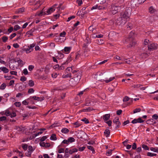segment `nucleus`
Instances as JSON below:
<instances>
[{
	"label": "nucleus",
	"mask_w": 158,
	"mask_h": 158,
	"mask_svg": "<svg viewBox=\"0 0 158 158\" xmlns=\"http://www.w3.org/2000/svg\"><path fill=\"white\" fill-rule=\"evenodd\" d=\"M17 62L19 65H21V66H23L24 64V62L22 60L20 59L18 60Z\"/></svg>",
	"instance_id": "nucleus-31"
},
{
	"label": "nucleus",
	"mask_w": 158,
	"mask_h": 158,
	"mask_svg": "<svg viewBox=\"0 0 158 158\" xmlns=\"http://www.w3.org/2000/svg\"><path fill=\"white\" fill-rule=\"evenodd\" d=\"M64 148H60L58 151V153H64Z\"/></svg>",
	"instance_id": "nucleus-50"
},
{
	"label": "nucleus",
	"mask_w": 158,
	"mask_h": 158,
	"mask_svg": "<svg viewBox=\"0 0 158 158\" xmlns=\"http://www.w3.org/2000/svg\"><path fill=\"white\" fill-rule=\"evenodd\" d=\"M61 132L64 134H67L69 132V130L66 128H63L61 129Z\"/></svg>",
	"instance_id": "nucleus-23"
},
{
	"label": "nucleus",
	"mask_w": 158,
	"mask_h": 158,
	"mask_svg": "<svg viewBox=\"0 0 158 158\" xmlns=\"http://www.w3.org/2000/svg\"><path fill=\"white\" fill-rule=\"evenodd\" d=\"M131 5L133 7L137 6L140 4L139 0H131Z\"/></svg>",
	"instance_id": "nucleus-11"
},
{
	"label": "nucleus",
	"mask_w": 158,
	"mask_h": 158,
	"mask_svg": "<svg viewBox=\"0 0 158 158\" xmlns=\"http://www.w3.org/2000/svg\"><path fill=\"white\" fill-rule=\"evenodd\" d=\"M157 154H156L148 152L147 153V156H156Z\"/></svg>",
	"instance_id": "nucleus-41"
},
{
	"label": "nucleus",
	"mask_w": 158,
	"mask_h": 158,
	"mask_svg": "<svg viewBox=\"0 0 158 158\" xmlns=\"http://www.w3.org/2000/svg\"><path fill=\"white\" fill-rule=\"evenodd\" d=\"M66 63H65V62L63 63L60 66H59V70H63L64 69V65L66 64Z\"/></svg>",
	"instance_id": "nucleus-44"
},
{
	"label": "nucleus",
	"mask_w": 158,
	"mask_h": 158,
	"mask_svg": "<svg viewBox=\"0 0 158 158\" xmlns=\"http://www.w3.org/2000/svg\"><path fill=\"white\" fill-rule=\"evenodd\" d=\"M135 32L134 31H131L129 35V36L126 40V42H128L129 41L130 42V44L127 46V48H131L134 47L136 42L135 40Z\"/></svg>",
	"instance_id": "nucleus-2"
},
{
	"label": "nucleus",
	"mask_w": 158,
	"mask_h": 158,
	"mask_svg": "<svg viewBox=\"0 0 158 158\" xmlns=\"http://www.w3.org/2000/svg\"><path fill=\"white\" fill-rule=\"evenodd\" d=\"M78 151L77 149L76 148H74L69 150V154H72L73 153L77 152Z\"/></svg>",
	"instance_id": "nucleus-22"
},
{
	"label": "nucleus",
	"mask_w": 158,
	"mask_h": 158,
	"mask_svg": "<svg viewBox=\"0 0 158 158\" xmlns=\"http://www.w3.org/2000/svg\"><path fill=\"white\" fill-rule=\"evenodd\" d=\"M141 109L140 108H137L133 110V113L135 114L140 112Z\"/></svg>",
	"instance_id": "nucleus-46"
},
{
	"label": "nucleus",
	"mask_w": 158,
	"mask_h": 158,
	"mask_svg": "<svg viewBox=\"0 0 158 158\" xmlns=\"http://www.w3.org/2000/svg\"><path fill=\"white\" fill-rule=\"evenodd\" d=\"M83 122H84L85 123L87 124L89 123V120L86 118H85L83 119H82L81 120Z\"/></svg>",
	"instance_id": "nucleus-48"
},
{
	"label": "nucleus",
	"mask_w": 158,
	"mask_h": 158,
	"mask_svg": "<svg viewBox=\"0 0 158 158\" xmlns=\"http://www.w3.org/2000/svg\"><path fill=\"white\" fill-rule=\"evenodd\" d=\"M54 11L55 9L51 7L49 8L46 11L44 12V9H43L40 12H37L36 13V15L39 16H41L43 15H47L50 14Z\"/></svg>",
	"instance_id": "nucleus-3"
},
{
	"label": "nucleus",
	"mask_w": 158,
	"mask_h": 158,
	"mask_svg": "<svg viewBox=\"0 0 158 158\" xmlns=\"http://www.w3.org/2000/svg\"><path fill=\"white\" fill-rule=\"evenodd\" d=\"M66 33L64 31H63V32L60 33V36L64 37L66 35Z\"/></svg>",
	"instance_id": "nucleus-58"
},
{
	"label": "nucleus",
	"mask_w": 158,
	"mask_h": 158,
	"mask_svg": "<svg viewBox=\"0 0 158 158\" xmlns=\"http://www.w3.org/2000/svg\"><path fill=\"white\" fill-rule=\"evenodd\" d=\"M25 8L23 7H22L19 8L16 11V13L17 14H20L24 11Z\"/></svg>",
	"instance_id": "nucleus-20"
},
{
	"label": "nucleus",
	"mask_w": 158,
	"mask_h": 158,
	"mask_svg": "<svg viewBox=\"0 0 158 158\" xmlns=\"http://www.w3.org/2000/svg\"><path fill=\"white\" fill-rule=\"evenodd\" d=\"M35 29L33 28L31 29L30 31H27L26 34L27 35H29L28 37H29L30 36L33 35V33L35 31Z\"/></svg>",
	"instance_id": "nucleus-15"
},
{
	"label": "nucleus",
	"mask_w": 158,
	"mask_h": 158,
	"mask_svg": "<svg viewBox=\"0 0 158 158\" xmlns=\"http://www.w3.org/2000/svg\"><path fill=\"white\" fill-rule=\"evenodd\" d=\"M152 118L155 119H157L158 118V116L157 114H154L152 116Z\"/></svg>",
	"instance_id": "nucleus-63"
},
{
	"label": "nucleus",
	"mask_w": 158,
	"mask_h": 158,
	"mask_svg": "<svg viewBox=\"0 0 158 158\" xmlns=\"http://www.w3.org/2000/svg\"><path fill=\"white\" fill-rule=\"evenodd\" d=\"M2 39L3 41L4 42H5L7 41L8 40V38L6 36H3L2 37Z\"/></svg>",
	"instance_id": "nucleus-47"
},
{
	"label": "nucleus",
	"mask_w": 158,
	"mask_h": 158,
	"mask_svg": "<svg viewBox=\"0 0 158 158\" xmlns=\"http://www.w3.org/2000/svg\"><path fill=\"white\" fill-rule=\"evenodd\" d=\"M81 78V76L80 74H76L75 77L72 78L73 81H72L73 85H77L79 82Z\"/></svg>",
	"instance_id": "nucleus-5"
},
{
	"label": "nucleus",
	"mask_w": 158,
	"mask_h": 158,
	"mask_svg": "<svg viewBox=\"0 0 158 158\" xmlns=\"http://www.w3.org/2000/svg\"><path fill=\"white\" fill-rule=\"evenodd\" d=\"M131 59H126L125 60V62L127 64H130L132 63Z\"/></svg>",
	"instance_id": "nucleus-28"
},
{
	"label": "nucleus",
	"mask_w": 158,
	"mask_h": 158,
	"mask_svg": "<svg viewBox=\"0 0 158 158\" xmlns=\"http://www.w3.org/2000/svg\"><path fill=\"white\" fill-rule=\"evenodd\" d=\"M154 18H156L155 17H156L157 19H158V11H155L154 13Z\"/></svg>",
	"instance_id": "nucleus-64"
},
{
	"label": "nucleus",
	"mask_w": 158,
	"mask_h": 158,
	"mask_svg": "<svg viewBox=\"0 0 158 158\" xmlns=\"http://www.w3.org/2000/svg\"><path fill=\"white\" fill-rule=\"evenodd\" d=\"M113 122L116 125H120L121 124L120 122L119 121V118L118 117H116L113 120Z\"/></svg>",
	"instance_id": "nucleus-14"
},
{
	"label": "nucleus",
	"mask_w": 158,
	"mask_h": 158,
	"mask_svg": "<svg viewBox=\"0 0 158 158\" xmlns=\"http://www.w3.org/2000/svg\"><path fill=\"white\" fill-rule=\"evenodd\" d=\"M34 68V66L33 65H30L28 66V69L30 71H31Z\"/></svg>",
	"instance_id": "nucleus-52"
},
{
	"label": "nucleus",
	"mask_w": 158,
	"mask_h": 158,
	"mask_svg": "<svg viewBox=\"0 0 158 158\" xmlns=\"http://www.w3.org/2000/svg\"><path fill=\"white\" fill-rule=\"evenodd\" d=\"M28 151L25 153L26 156H31L32 153L34 150L35 148H33L31 146H29L28 147Z\"/></svg>",
	"instance_id": "nucleus-7"
},
{
	"label": "nucleus",
	"mask_w": 158,
	"mask_h": 158,
	"mask_svg": "<svg viewBox=\"0 0 158 158\" xmlns=\"http://www.w3.org/2000/svg\"><path fill=\"white\" fill-rule=\"evenodd\" d=\"M142 147L145 150H149V148L148 146L145 144H142Z\"/></svg>",
	"instance_id": "nucleus-35"
},
{
	"label": "nucleus",
	"mask_w": 158,
	"mask_h": 158,
	"mask_svg": "<svg viewBox=\"0 0 158 158\" xmlns=\"http://www.w3.org/2000/svg\"><path fill=\"white\" fill-rule=\"evenodd\" d=\"M26 85H20L19 87V89L20 91H22L24 90L26 88Z\"/></svg>",
	"instance_id": "nucleus-40"
},
{
	"label": "nucleus",
	"mask_w": 158,
	"mask_h": 158,
	"mask_svg": "<svg viewBox=\"0 0 158 158\" xmlns=\"http://www.w3.org/2000/svg\"><path fill=\"white\" fill-rule=\"evenodd\" d=\"M28 147V146L27 144H23L22 145V148L24 150H26L27 149Z\"/></svg>",
	"instance_id": "nucleus-39"
},
{
	"label": "nucleus",
	"mask_w": 158,
	"mask_h": 158,
	"mask_svg": "<svg viewBox=\"0 0 158 158\" xmlns=\"http://www.w3.org/2000/svg\"><path fill=\"white\" fill-rule=\"evenodd\" d=\"M86 44H89L91 42L89 40V39L88 38H86L85 39Z\"/></svg>",
	"instance_id": "nucleus-57"
},
{
	"label": "nucleus",
	"mask_w": 158,
	"mask_h": 158,
	"mask_svg": "<svg viewBox=\"0 0 158 158\" xmlns=\"http://www.w3.org/2000/svg\"><path fill=\"white\" fill-rule=\"evenodd\" d=\"M58 54L59 56L60 59L64 57V55L62 53L58 51Z\"/></svg>",
	"instance_id": "nucleus-43"
},
{
	"label": "nucleus",
	"mask_w": 158,
	"mask_h": 158,
	"mask_svg": "<svg viewBox=\"0 0 158 158\" xmlns=\"http://www.w3.org/2000/svg\"><path fill=\"white\" fill-rule=\"evenodd\" d=\"M71 49V47H65L64 49L61 51L63 53L65 54H68L70 52Z\"/></svg>",
	"instance_id": "nucleus-13"
},
{
	"label": "nucleus",
	"mask_w": 158,
	"mask_h": 158,
	"mask_svg": "<svg viewBox=\"0 0 158 158\" xmlns=\"http://www.w3.org/2000/svg\"><path fill=\"white\" fill-rule=\"evenodd\" d=\"M30 2H31L33 3V5L35 6H37L33 9V10H34L37 9L40 5L39 0H31Z\"/></svg>",
	"instance_id": "nucleus-6"
},
{
	"label": "nucleus",
	"mask_w": 158,
	"mask_h": 158,
	"mask_svg": "<svg viewBox=\"0 0 158 158\" xmlns=\"http://www.w3.org/2000/svg\"><path fill=\"white\" fill-rule=\"evenodd\" d=\"M77 3H78V6H80L82 4V0H77L76 1Z\"/></svg>",
	"instance_id": "nucleus-53"
},
{
	"label": "nucleus",
	"mask_w": 158,
	"mask_h": 158,
	"mask_svg": "<svg viewBox=\"0 0 158 158\" xmlns=\"http://www.w3.org/2000/svg\"><path fill=\"white\" fill-rule=\"evenodd\" d=\"M0 69L1 71H2L5 73H8L9 71V69L5 67H0Z\"/></svg>",
	"instance_id": "nucleus-19"
},
{
	"label": "nucleus",
	"mask_w": 158,
	"mask_h": 158,
	"mask_svg": "<svg viewBox=\"0 0 158 158\" xmlns=\"http://www.w3.org/2000/svg\"><path fill=\"white\" fill-rule=\"evenodd\" d=\"M144 121L140 118H139L137 119H134L131 121V123L133 124H135L137 123H142Z\"/></svg>",
	"instance_id": "nucleus-12"
},
{
	"label": "nucleus",
	"mask_w": 158,
	"mask_h": 158,
	"mask_svg": "<svg viewBox=\"0 0 158 158\" xmlns=\"http://www.w3.org/2000/svg\"><path fill=\"white\" fill-rule=\"evenodd\" d=\"M130 99V98L127 96H126L124 97L123 99V102H127Z\"/></svg>",
	"instance_id": "nucleus-51"
},
{
	"label": "nucleus",
	"mask_w": 158,
	"mask_h": 158,
	"mask_svg": "<svg viewBox=\"0 0 158 158\" xmlns=\"http://www.w3.org/2000/svg\"><path fill=\"white\" fill-rule=\"evenodd\" d=\"M110 114H106L104 115L103 116V119L105 121L108 120L110 118Z\"/></svg>",
	"instance_id": "nucleus-18"
},
{
	"label": "nucleus",
	"mask_w": 158,
	"mask_h": 158,
	"mask_svg": "<svg viewBox=\"0 0 158 158\" xmlns=\"http://www.w3.org/2000/svg\"><path fill=\"white\" fill-rule=\"evenodd\" d=\"M21 27L19 26L18 25H16L14 27V31H16L20 29Z\"/></svg>",
	"instance_id": "nucleus-36"
},
{
	"label": "nucleus",
	"mask_w": 158,
	"mask_h": 158,
	"mask_svg": "<svg viewBox=\"0 0 158 158\" xmlns=\"http://www.w3.org/2000/svg\"><path fill=\"white\" fill-rule=\"evenodd\" d=\"M150 150L151 151H153L154 152H158V148H153L151 147L150 148Z\"/></svg>",
	"instance_id": "nucleus-33"
},
{
	"label": "nucleus",
	"mask_w": 158,
	"mask_h": 158,
	"mask_svg": "<svg viewBox=\"0 0 158 158\" xmlns=\"http://www.w3.org/2000/svg\"><path fill=\"white\" fill-rule=\"evenodd\" d=\"M40 145L41 147H45V143L43 142H40Z\"/></svg>",
	"instance_id": "nucleus-59"
},
{
	"label": "nucleus",
	"mask_w": 158,
	"mask_h": 158,
	"mask_svg": "<svg viewBox=\"0 0 158 158\" xmlns=\"http://www.w3.org/2000/svg\"><path fill=\"white\" fill-rule=\"evenodd\" d=\"M148 49L149 51H153L157 48L156 45L154 43L148 45Z\"/></svg>",
	"instance_id": "nucleus-9"
},
{
	"label": "nucleus",
	"mask_w": 158,
	"mask_h": 158,
	"mask_svg": "<svg viewBox=\"0 0 158 158\" xmlns=\"http://www.w3.org/2000/svg\"><path fill=\"white\" fill-rule=\"evenodd\" d=\"M131 11L130 8L126 9L124 12L121 13L120 17L117 19L116 23L119 25L125 24L127 21V19L129 18L131 15Z\"/></svg>",
	"instance_id": "nucleus-1"
},
{
	"label": "nucleus",
	"mask_w": 158,
	"mask_h": 158,
	"mask_svg": "<svg viewBox=\"0 0 158 158\" xmlns=\"http://www.w3.org/2000/svg\"><path fill=\"white\" fill-rule=\"evenodd\" d=\"M14 104L17 107H19L21 106V103L20 102H16Z\"/></svg>",
	"instance_id": "nucleus-55"
},
{
	"label": "nucleus",
	"mask_w": 158,
	"mask_h": 158,
	"mask_svg": "<svg viewBox=\"0 0 158 158\" xmlns=\"http://www.w3.org/2000/svg\"><path fill=\"white\" fill-rule=\"evenodd\" d=\"M71 58V55H70L68 58L67 60L65 62V63H66L67 64L69 63L72 60Z\"/></svg>",
	"instance_id": "nucleus-34"
},
{
	"label": "nucleus",
	"mask_w": 158,
	"mask_h": 158,
	"mask_svg": "<svg viewBox=\"0 0 158 158\" xmlns=\"http://www.w3.org/2000/svg\"><path fill=\"white\" fill-rule=\"evenodd\" d=\"M87 148L89 149L92 151V152L93 153H95V151L94 150V149L92 146H87Z\"/></svg>",
	"instance_id": "nucleus-29"
},
{
	"label": "nucleus",
	"mask_w": 158,
	"mask_h": 158,
	"mask_svg": "<svg viewBox=\"0 0 158 158\" xmlns=\"http://www.w3.org/2000/svg\"><path fill=\"white\" fill-rule=\"evenodd\" d=\"M114 77H110L109 79L105 80L104 81L106 83H108L111 81H112V80H114Z\"/></svg>",
	"instance_id": "nucleus-45"
},
{
	"label": "nucleus",
	"mask_w": 158,
	"mask_h": 158,
	"mask_svg": "<svg viewBox=\"0 0 158 158\" xmlns=\"http://www.w3.org/2000/svg\"><path fill=\"white\" fill-rule=\"evenodd\" d=\"M73 68H74V67H73V66H72V67H70L67 68L66 69V72L67 73H69L71 71H72L73 70Z\"/></svg>",
	"instance_id": "nucleus-37"
},
{
	"label": "nucleus",
	"mask_w": 158,
	"mask_h": 158,
	"mask_svg": "<svg viewBox=\"0 0 158 158\" xmlns=\"http://www.w3.org/2000/svg\"><path fill=\"white\" fill-rule=\"evenodd\" d=\"M22 104L25 105H27L29 104L27 102V99L24 100L22 102Z\"/></svg>",
	"instance_id": "nucleus-56"
},
{
	"label": "nucleus",
	"mask_w": 158,
	"mask_h": 158,
	"mask_svg": "<svg viewBox=\"0 0 158 158\" xmlns=\"http://www.w3.org/2000/svg\"><path fill=\"white\" fill-rule=\"evenodd\" d=\"M47 138V137L46 136H43L40 139V140L41 142H43Z\"/></svg>",
	"instance_id": "nucleus-61"
},
{
	"label": "nucleus",
	"mask_w": 158,
	"mask_h": 158,
	"mask_svg": "<svg viewBox=\"0 0 158 158\" xmlns=\"http://www.w3.org/2000/svg\"><path fill=\"white\" fill-rule=\"evenodd\" d=\"M16 116V113L15 112H13L12 113H10V117L12 118V117H15Z\"/></svg>",
	"instance_id": "nucleus-62"
},
{
	"label": "nucleus",
	"mask_w": 158,
	"mask_h": 158,
	"mask_svg": "<svg viewBox=\"0 0 158 158\" xmlns=\"http://www.w3.org/2000/svg\"><path fill=\"white\" fill-rule=\"evenodd\" d=\"M35 44H32L28 46L27 48H23L22 49V50L23 51L26 52L27 53H28L33 51V48L35 46Z\"/></svg>",
	"instance_id": "nucleus-4"
},
{
	"label": "nucleus",
	"mask_w": 158,
	"mask_h": 158,
	"mask_svg": "<svg viewBox=\"0 0 158 158\" xmlns=\"http://www.w3.org/2000/svg\"><path fill=\"white\" fill-rule=\"evenodd\" d=\"M75 141V139L72 137H70L67 140L64 139L62 142V143L68 144L69 143L74 142Z\"/></svg>",
	"instance_id": "nucleus-8"
},
{
	"label": "nucleus",
	"mask_w": 158,
	"mask_h": 158,
	"mask_svg": "<svg viewBox=\"0 0 158 158\" xmlns=\"http://www.w3.org/2000/svg\"><path fill=\"white\" fill-rule=\"evenodd\" d=\"M133 27V24L131 23H128L127 25V28H129L130 29H131Z\"/></svg>",
	"instance_id": "nucleus-27"
},
{
	"label": "nucleus",
	"mask_w": 158,
	"mask_h": 158,
	"mask_svg": "<svg viewBox=\"0 0 158 158\" xmlns=\"http://www.w3.org/2000/svg\"><path fill=\"white\" fill-rule=\"evenodd\" d=\"M6 119V117L5 116H3L0 117V121H4Z\"/></svg>",
	"instance_id": "nucleus-60"
},
{
	"label": "nucleus",
	"mask_w": 158,
	"mask_h": 158,
	"mask_svg": "<svg viewBox=\"0 0 158 158\" xmlns=\"http://www.w3.org/2000/svg\"><path fill=\"white\" fill-rule=\"evenodd\" d=\"M149 12L151 13H155V11H156L153 8L152 6H150L149 8Z\"/></svg>",
	"instance_id": "nucleus-32"
},
{
	"label": "nucleus",
	"mask_w": 158,
	"mask_h": 158,
	"mask_svg": "<svg viewBox=\"0 0 158 158\" xmlns=\"http://www.w3.org/2000/svg\"><path fill=\"white\" fill-rule=\"evenodd\" d=\"M50 139L51 140H56L57 139V138L56 135L55 134H52L50 137Z\"/></svg>",
	"instance_id": "nucleus-26"
},
{
	"label": "nucleus",
	"mask_w": 158,
	"mask_h": 158,
	"mask_svg": "<svg viewBox=\"0 0 158 158\" xmlns=\"http://www.w3.org/2000/svg\"><path fill=\"white\" fill-rule=\"evenodd\" d=\"M28 85L31 87H33L34 85V82L32 80H30L28 82Z\"/></svg>",
	"instance_id": "nucleus-25"
},
{
	"label": "nucleus",
	"mask_w": 158,
	"mask_h": 158,
	"mask_svg": "<svg viewBox=\"0 0 158 158\" xmlns=\"http://www.w3.org/2000/svg\"><path fill=\"white\" fill-rule=\"evenodd\" d=\"M6 86V84L5 83H3L0 86V89L1 90H3L5 88Z\"/></svg>",
	"instance_id": "nucleus-38"
},
{
	"label": "nucleus",
	"mask_w": 158,
	"mask_h": 158,
	"mask_svg": "<svg viewBox=\"0 0 158 158\" xmlns=\"http://www.w3.org/2000/svg\"><path fill=\"white\" fill-rule=\"evenodd\" d=\"M110 130H109V128H108V129L106 130L104 132V134L106 137H108L110 136Z\"/></svg>",
	"instance_id": "nucleus-21"
},
{
	"label": "nucleus",
	"mask_w": 158,
	"mask_h": 158,
	"mask_svg": "<svg viewBox=\"0 0 158 158\" xmlns=\"http://www.w3.org/2000/svg\"><path fill=\"white\" fill-rule=\"evenodd\" d=\"M71 73H68L66 75L64 74L62 75V77L63 78H66L68 77H71Z\"/></svg>",
	"instance_id": "nucleus-30"
},
{
	"label": "nucleus",
	"mask_w": 158,
	"mask_h": 158,
	"mask_svg": "<svg viewBox=\"0 0 158 158\" xmlns=\"http://www.w3.org/2000/svg\"><path fill=\"white\" fill-rule=\"evenodd\" d=\"M33 99L32 96H30L29 98L27 99V102L29 104L30 103L31 104H35V103Z\"/></svg>",
	"instance_id": "nucleus-17"
},
{
	"label": "nucleus",
	"mask_w": 158,
	"mask_h": 158,
	"mask_svg": "<svg viewBox=\"0 0 158 158\" xmlns=\"http://www.w3.org/2000/svg\"><path fill=\"white\" fill-rule=\"evenodd\" d=\"M27 78L24 76L21 77L20 78V80L22 81H26Z\"/></svg>",
	"instance_id": "nucleus-54"
},
{
	"label": "nucleus",
	"mask_w": 158,
	"mask_h": 158,
	"mask_svg": "<svg viewBox=\"0 0 158 158\" xmlns=\"http://www.w3.org/2000/svg\"><path fill=\"white\" fill-rule=\"evenodd\" d=\"M142 85H140L139 84H137V85H132L131 86V88L132 89H134L135 88H139V89L141 90H144L145 89V88L144 87H141V86H142Z\"/></svg>",
	"instance_id": "nucleus-10"
},
{
	"label": "nucleus",
	"mask_w": 158,
	"mask_h": 158,
	"mask_svg": "<svg viewBox=\"0 0 158 158\" xmlns=\"http://www.w3.org/2000/svg\"><path fill=\"white\" fill-rule=\"evenodd\" d=\"M88 44L84 43L83 44V49L85 52H87L88 50Z\"/></svg>",
	"instance_id": "nucleus-24"
},
{
	"label": "nucleus",
	"mask_w": 158,
	"mask_h": 158,
	"mask_svg": "<svg viewBox=\"0 0 158 158\" xmlns=\"http://www.w3.org/2000/svg\"><path fill=\"white\" fill-rule=\"evenodd\" d=\"M32 98L33 100L41 102L44 100V98H40V97H36L35 96H32Z\"/></svg>",
	"instance_id": "nucleus-16"
},
{
	"label": "nucleus",
	"mask_w": 158,
	"mask_h": 158,
	"mask_svg": "<svg viewBox=\"0 0 158 158\" xmlns=\"http://www.w3.org/2000/svg\"><path fill=\"white\" fill-rule=\"evenodd\" d=\"M35 90L33 88H30L29 89L28 91V94H32L34 92Z\"/></svg>",
	"instance_id": "nucleus-49"
},
{
	"label": "nucleus",
	"mask_w": 158,
	"mask_h": 158,
	"mask_svg": "<svg viewBox=\"0 0 158 158\" xmlns=\"http://www.w3.org/2000/svg\"><path fill=\"white\" fill-rule=\"evenodd\" d=\"M74 125H76L75 127V128H77L78 127H80L81 125V124L80 123L78 122H76L73 123Z\"/></svg>",
	"instance_id": "nucleus-42"
}]
</instances>
